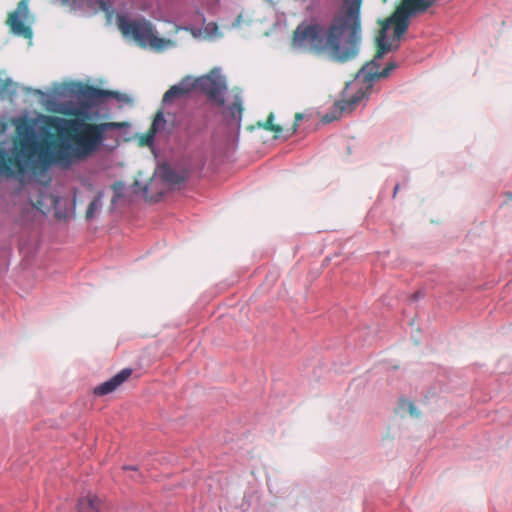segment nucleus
<instances>
[{
  "instance_id": "nucleus-11",
  "label": "nucleus",
  "mask_w": 512,
  "mask_h": 512,
  "mask_svg": "<svg viewBox=\"0 0 512 512\" xmlns=\"http://www.w3.org/2000/svg\"><path fill=\"white\" fill-rule=\"evenodd\" d=\"M132 374V369L124 368L119 373L111 377L109 380L101 383L94 388V394L97 396H104L115 391L124 381H126Z\"/></svg>"
},
{
  "instance_id": "nucleus-7",
  "label": "nucleus",
  "mask_w": 512,
  "mask_h": 512,
  "mask_svg": "<svg viewBox=\"0 0 512 512\" xmlns=\"http://www.w3.org/2000/svg\"><path fill=\"white\" fill-rule=\"evenodd\" d=\"M24 190L30 195L22 213V218L25 221L33 220L38 213L45 214V209L48 213L57 205V199L50 194L46 196L47 204L44 203L45 193L37 183L29 184Z\"/></svg>"
},
{
  "instance_id": "nucleus-16",
  "label": "nucleus",
  "mask_w": 512,
  "mask_h": 512,
  "mask_svg": "<svg viewBox=\"0 0 512 512\" xmlns=\"http://www.w3.org/2000/svg\"><path fill=\"white\" fill-rule=\"evenodd\" d=\"M104 197L103 192H99L97 196L93 199V201L89 204L88 209L86 211V219L91 220L94 218L95 214L99 212L102 208V199Z\"/></svg>"
},
{
  "instance_id": "nucleus-6",
  "label": "nucleus",
  "mask_w": 512,
  "mask_h": 512,
  "mask_svg": "<svg viewBox=\"0 0 512 512\" xmlns=\"http://www.w3.org/2000/svg\"><path fill=\"white\" fill-rule=\"evenodd\" d=\"M435 0H402L393 14L384 22L388 29L393 26V33L397 40L406 32L410 19L426 12L433 6Z\"/></svg>"
},
{
  "instance_id": "nucleus-2",
  "label": "nucleus",
  "mask_w": 512,
  "mask_h": 512,
  "mask_svg": "<svg viewBox=\"0 0 512 512\" xmlns=\"http://www.w3.org/2000/svg\"><path fill=\"white\" fill-rule=\"evenodd\" d=\"M362 0H343V5L327 25L301 24L294 32L292 48L326 53L345 62L354 58L360 43Z\"/></svg>"
},
{
  "instance_id": "nucleus-14",
  "label": "nucleus",
  "mask_w": 512,
  "mask_h": 512,
  "mask_svg": "<svg viewBox=\"0 0 512 512\" xmlns=\"http://www.w3.org/2000/svg\"><path fill=\"white\" fill-rule=\"evenodd\" d=\"M242 112V100L236 95L233 102L224 110V116L229 123H234L239 128L242 119Z\"/></svg>"
},
{
  "instance_id": "nucleus-24",
  "label": "nucleus",
  "mask_w": 512,
  "mask_h": 512,
  "mask_svg": "<svg viewBox=\"0 0 512 512\" xmlns=\"http://www.w3.org/2000/svg\"><path fill=\"white\" fill-rule=\"evenodd\" d=\"M125 469H132V470H135L136 468L134 466H126L124 467Z\"/></svg>"
},
{
  "instance_id": "nucleus-12",
  "label": "nucleus",
  "mask_w": 512,
  "mask_h": 512,
  "mask_svg": "<svg viewBox=\"0 0 512 512\" xmlns=\"http://www.w3.org/2000/svg\"><path fill=\"white\" fill-rule=\"evenodd\" d=\"M167 128V121L164 118V113L162 110H159L157 114L155 115V118L152 122L151 128L147 135L145 136V144L148 146H153L155 136L157 134L163 133L166 131Z\"/></svg>"
},
{
  "instance_id": "nucleus-8",
  "label": "nucleus",
  "mask_w": 512,
  "mask_h": 512,
  "mask_svg": "<svg viewBox=\"0 0 512 512\" xmlns=\"http://www.w3.org/2000/svg\"><path fill=\"white\" fill-rule=\"evenodd\" d=\"M8 23L14 34L27 39L32 38L31 24L33 16L30 14L28 0H21L16 10L11 13Z\"/></svg>"
},
{
  "instance_id": "nucleus-17",
  "label": "nucleus",
  "mask_w": 512,
  "mask_h": 512,
  "mask_svg": "<svg viewBox=\"0 0 512 512\" xmlns=\"http://www.w3.org/2000/svg\"><path fill=\"white\" fill-rule=\"evenodd\" d=\"M203 33L206 38L215 39L221 36L218 25L215 22H209L203 27Z\"/></svg>"
},
{
  "instance_id": "nucleus-4",
  "label": "nucleus",
  "mask_w": 512,
  "mask_h": 512,
  "mask_svg": "<svg viewBox=\"0 0 512 512\" xmlns=\"http://www.w3.org/2000/svg\"><path fill=\"white\" fill-rule=\"evenodd\" d=\"M196 87L204 92L209 100L218 106L224 105L227 83L218 68L213 69L209 74L199 77L196 81H193L189 76L185 77L178 84L173 85L165 92L162 102L168 104L174 99L183 98L189 95L192 89Z\"/></svg>"
},
{
  "instance_id": "nucleus-22",
  "label": "nucleus",
  "mask_w": 512,
  "mask_h": 512,
  "mask_svg": "<svg viewBox=\"0 0 512 512\" xmlns=\"http://www.w3.org/2000/svg\"><path fill=\"white\" fill-rule=\"evenodd\" d=\"M410 412L412 415H416L415 408L413 405H410Z\"/></svg>"
},
{
  "instance_id": "nucleus-13",
  "label": "nucleus",
  "mask_w": 512,
  "mask_h": 512,
  "mask_svg": "<svg viewBox=\"0 0 512 512\" xmlns=\"http://www.w3.org/2000/svg\"><path fill=\"white\" fill-rule=\"evenodd\" d=\"M155 176L159 177L163 182L170 185H177L185 180L184 173H179L166 164L161 165L157 169Z\"/></svg>"
},
{
  "instance_id": "nucleus-18",
  "label": "nucleus",
  "mask_w": 512,
  "mask_h": 512,
  "mask_svg": "<svg viewBox=\"0 0 512 512\" xmlns=\"http://www.w3.org/2000/svg\"><path fill=\"white\" fill-rule=\"evenodd\" d=\"M124 189L125 185L123 182H117L113 185L114 196L112 199V204H116L117 201L123 196Z\"/></svg>"
},
{
  "instance_id": "nucleus-20",
  "label": "nucleus",
  "mask_w": 512,
  "mask_h": 512,
  "mask_svg": "<svg viewBox=\"0 0 512 512\" xmlns=\"http://www.w3.org/2000/svg\"><path fill=\"white\" fill-rule=\"evenodd\" d=\"M302 119H303V115H302V114H300V113L296 114V116H295V122H296V123H295V125L293 126V128H292V129H288V130H287V133H286L285 135H282V136H283L284 138H288V137H290L291 135H293V134L296 132V130H297V124H298V122H299V121H301Z\"/></svg>"
},
{
  "instance_id": "nucleus-25",
  "label": "nucleus",
  "mask_w": 512,
  "mask_h": 512,
  "mask_svg": "<svg viewBox=\"0 0 512 512\" xmlns=\"http://www.w3.org/2000/svg\"><path fill=\"white\" fill-rule=\"evenodd\" d=\"M134 186L138 187L139 186V182H135Z\"/></svg>"
},
{
  "instance_id": "nucleus-3",
  "label": "nucleus",
  "mask_w": 512,
  "mask_h": 512,
  "mask_svg": "<svg viewBox=\"0 0 512 512\" xmlns=\"http://www.w3.org/2000/svg\"><path fill=\"white\" fill-rule=\"evenodd\" d=\"M388 30L387 25L382 26L377 37V54L371 62L365 64L358 72L356 81L347 85L343 92V99L338 101L334 106L335 115L330 117L327 114L323 118L325 122H330L344 113L352 112L356 106L367 97L373 86V82L388 77L391 71L397 67L396 63L389 62L386 67L380 71V60L383 58L384 54L396 50L399 47V40L396 39L394 34L393 38L388 40Z\"/></svg>"
},
{
  "instance_id": "nucleus-19",
  "label": "nucleus",
  "mask_w": 512,
  "mask_h": 512,
  "mask_svg": "<svg viewBox=\"0 0 512 512\" xmlns=\"http://www.w3.org/2000/svg\"><path fill=\"white\" fill-rule=\"evenodd\" d=\"M273 121H274V114L271 113L267 119L265 128L272 130V131L276 132L277 134H280L282 132V128L279 125H274Z\"/></svg>"
},
{
  "instance_id": "nucleus-23",
  "label": "nucleus",
  "mask_w": 512,
  "mask_h": 512,
  "mask_svg": "<svg viewBox=\"0 0 512 512\" xmlns=\"http://www.w3.org/2000/svg\"><path fill=\"white\" fill-rule=\"evenodd\" d=\"M142 190H143V193H144V194H147V192H148V186H147V185H146V186H144V187L142 188Z\"/></svg>"
},
{
  "instance_id": "nucleus-15",
  "label": "nucleus",
  "mask_w": 512,
  "mask_h": 512,
  "mask_svg": "<svg viewBox=\"0 0 512 512\" xmlns=\"http://www.w3.org/2000/svg\"><path fill=\"white\" fill-rule=\"evenodd\" d=\"M79 512H101V501L95 495H88L78 503Z\"/></svg>"
},
{
  "instance_id": "nucleus-9",
  "label": "nucleus",
  "mask_w": 512,
  "mask_h": 512,
  "mask_svg": "<svg viewBox=\"0 0 512 512\" xmlns=\"http://www.w3.org/2000/svg\"><path fill=\"white\" fill-rule=\"evenodd\" d=\"M62 5H68L72 9H85L97 13L103 11L111 19L114 14V0H56Z\"/></svg>"
},
{
  "instance_id": "nucleus-1",
  "label": "nucleus",
  "mask_w": 512,
  "mask_h": 512,
  "mask_svg": "<svg viewBox=\"0 0 512 512\" xmlns=\"http://www.w3.org/2000/svg\"><path fill=\"white\" fill-rule=\"evenodd\" d=\"M13 124L20 149H15L10 157L6 151H0V175L13 176L21 182L28 173L39 168H70L96 153L109 130L127 126L126 123L91 124L50 116L21 117L13 120Z\"/></svg>"
},
{
  "instance_id": "nucleus-21",
  "label": "nucleus",
  "mask_w": 512,
  "mask_h": 512,
  "mask_svg": "<svg viewBox=\"0 0 512 512\" xmlns=\"http://www.w3.org/2000/svg\"><path fill=\"white\" fill-rule=\"evenodd\" d=\"M398 190H399V185L397 184V185L395 186V188H394L393 197H395V196H396V194H397Z\"/></svg>"
},
{
  "instance_id": "nucleus-10",
  "label": "nucleus",
  "mask_w": 512,
  "mask_h": 512,
  "mask_svg": "<svg viewBox=\"0 0 512 512\" xmlns=\"http://www.w3.org/2000/svg\"><path fill=\"white\" fill-rule=\"evenodd\" d=\"M77 92L79 93V95L81 96L82 99H84L90 103H93L101 98H106V97H113V98L117 99L118 101L131 102V99L126 95H123V94H120L117 92H111V91L97 89V88L91 87V86L81 87Z\"/></svg>"
},
{
  "instance_id": "nucleus-5",
  "label": "nucleus",
  "mask_w": 512,
  "mask_h": 512,
  "mask_svg": "<svg viewBox=\"0 0 512 512\" xmlns=\"http://www.w3.org/2000/svg\"><path fill=\"white\" fill-rule=\"evenodd\" d=\"M117 23L125 37L133 39L142 47H151L156 51H162L174 45L171 40L159 38L155 34L152 23L143 17L130 19L126 15L119 14Z\"/></svg>"
}]
</instances>
